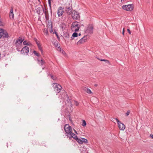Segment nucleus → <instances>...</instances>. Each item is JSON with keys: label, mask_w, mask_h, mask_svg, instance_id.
Instances as JSON below:
<instances>
[{"label": "nucleus", "mask_w": 153, "mask_h": 153, "mask_svg": "<svg viewBox=\"0 0 153 153\" xmlns=\"http://www.w3.org/2000/svg\"><path fill=\"white\" fill-rule=\"evenodd\" d=\"M95 86H97V84H95Z\"/></svg>", "instance_id": "55"}, {"label": "nucleus", "mask_w": 153, "mask_h": 153, "mask_svg": "<svg viewBox=\"0 0 153 153\" xmlns=\"http://www.w3.org/2000/svg\"><path fill=\"white\" fill-rule=\"evenodd\" d=\"M64 91V93L65 94H66V93L65 92V91Z\"/></svg>", "instance_id": "56"}, {"label": "nucleus", "mask_w": 153, "mask_h": 153, "mask_svg": "<svg viewBox=\"0 0 153 153\" xmlns=\"http://www.w3.org/2000/svg\"><path fill=\"white\" fill-rule=\"evenodd\" d=\"M38 2H39V5H40V4L41 3V1H40V0H38Z\"/></svg>", "instance_id": "47"}, {"label": "nucleus", "mask_w": 153, "mask_h": 153, "mask_svg": "<svg viewBox=\"0 0 153 153\" xmlns=\"http://www.w3.org/2000/svg\"><path fill=\"white\" fill-rule=\"evenodd\" d=\"M124 0H121V1L122 2V1H123Z\"/></svg>", "instance_id": "54"}, {"label": "nucleus", "mask_w": 153, "mask_h": 153, "mask_svg": "<svg viewBox=\"0 0 153 153\" xmlns=\"http://www.w3.org/2000/svg\"><path fill=\"white\" fill-rule=\"evenodd\" d=\"M9 17L10 19H13L14 18V14L13 13V8L11 7L9 14Z\"/></svg>", "instance_id": "13"}, {"label": "nucleus", "mask_w": 153, "mask_h": 153, "mask_svg": "<svg viewBox=\"0 0 153 153\" xmlns=\"http://www.w3.org/2000/svg\"><path fill=\"white\" fill-rule=\"evenodd\" d=\"M29 52V48L28 47L25 46L24 47L21 51V54L24 53L26 55H27Z\"/></svg>", "instance_id": "8"}, {"label": "nucleus", "mask_w": 153, "mask_h": 153, "mask_svg": "<svg viewBox=\"0 0 153 153\" xmlns=\"http://www.w3.org/2000/svg\"><path fill=\"white\" fill-rule=\"evenodd\" d=\"M27 43V42L26 40H25L24 41H23V43L24 45H26Z\"/></svg>", "instance_id": "40"}, {"label": "nucleus", "mask_w": 153, "mask_h": 153, "mask_svg": "<svg viewBox=\"0 0 153 153\" xmlns=\"http://www.w3.org/2000/svg\"><path fill=\"white\" fill-rule=\"evenodd\" d=\"M64 129L66 134H67L69 133H71L72 129L71 126L68 124H66L64 127Z\"/></svg>", "instance_id": "7"}, {"label": "nucleus", "mask_w": 153, "mask_h": 153, "mask_svg": "<svg viewBox=\"0 0 153 153\" xmlns=\"http://www.w3.org/2000/svg\"><path fill=\"white\" fill-rule=\"evenodd\" d=\"M78 35H79V36H80L81 35V33H79L78 34Z\"/></svg>", "instance_id": "53"}, {"label": "nucleus", "mask_w": 153, "mask_h": 153, "mask_svg": "<svg viewBox=\"0 0 153 153\" xmlns=\"http://www.w3.org/2000/svg\"><path fill=\"white\" fill-rule=\"evenodd\" d=\"M134 8V5L133 4H129L127 5H123L122 7V8L123 9L129 11H132Z\"/></svg>", "instance_id": "5"}, {"label": "nucleus", "mask_w": 153, "mask_h": 153, "mask_svg": "<svg viewBox=\"0 0 153 153\" xmlns=\"http://www.w3.org/2000/svg\"><path fill=\"white\" fill-rule=\"evenodd\" d=\"M74 103L76 104V105L78 106L79 105V103H78V102L77 101H75V100H74Z\"/></svg>", "instance_id": "41"}, {"label": "nucleus", "mask_w": 153, "mask_h": 153, "mask_svg": "<svg viewBox=\"0 0 153 153\" xmlns=\"http://www.w3.org/2000/svg\"><path fill=\"white\" fill-rule=\"evenodd\" d=\"M50 26V28H51V30H50V33H51L52 32L53 33V31L52 28V25L51 22V23L50 25L49 26V27Z\"/></svg>", "instance_id": "35"}, {"label": "nucleus", "mask_w": 153, "mask_h": 153, "mask_svg": "<svg viewBox=\"0 0 153 153\" xmlns=\"http://www.w3.org/2000/svg\"><path fill=\"white\" fill-rule=\"evenodd\" d=\"M115 120L117 122L118 124H119V123L121 124V122L117 118H115Z\"/></svg>", "instance_id": "38"}, {"label": "nucleus", "mask_w": 153, "mask_h": 153, "mask_svg": "<svg viewBox=\"0 0 153 153\" xmlns=\"http://www.w3.org/2000/svg\"><path fill=\"white\" fill-rule=\"evenodd\" d=\"M76 32H75L72 35L74 37V38L78 36V33Z\"/></svg>", "instance_id": "30"}, {"label": "nucleus", "mask_w": 153, "mask_h": 153, "mask_svg": "<svg viewBox=\"0 0 153 153\" xmlns=\"http://www.w3.org/2000/svg\"><path fill=\"white\" fill-rule=\"evenodd\" d=\"M64 8H63L61 6L59 7L57 11V14L58 17H60L63 14L64 12Z\"/></svg>", "instance_id": "10"}, {"label": "nucleus", "mask_w": 153, "mask_h": 153, "mask_svg": "<svg viewBox=\"0 0 153 153\" xmlns=\"http://www.w3.org/2000/svg\"><path fill=\"white\" fill-rule=\"evenodd\" d=\"M58 45L56 46V47Z\"/></svg>", "instance_id": "58"}, {"label": "nucleus", "mask_w": 153, "mask_h": 153, "mask_svg": "<svg viewBox=\"0 0 153 153\" xmlns=\"http://www.w3.org/2000/svg\"><path fill=\"white\" fill-rule=\"evenodd\" d=\"M48 74V76L50 75L52 79L53 80H56V77L53 76L51 74L50 75L49 74Z\"/></svg>", "instance_id": "29"}, {"label": "nucleus", "mask_w": 153, "mask_h": 153, "mask_svg": "<svg viewBox=\"0 0 153 153\" xmlns=\"http://www.w3.org/2000/svg\"><path fill=\"white\" fill-rule=\"evenodd\" d=\"M73 138L75 139L76 141L77 140V139H78V138L77 137V136L76 135L74 136V137H72Z\"/></svg>", "instance_id": "39"}, {"label": "nucleus", "mask_w": 153, "mask_h": 153, "mask_svg": "<svg viewBox=\"0 0 153 153\" xmlns=\"http://www.w3.org/2000/svg\"><path fill=\"white\" fill-rule=\"evenodd\" d=\"M80 25L78 24V22L76 21L74 22L71 25V29L72 31H74L75 32H77L78 31Z\"/></svg>", "instance_id": "3"}, {"label": "nucleus", "mask_w": 153, "mask_h": 153, "mask_svg": "<svg viewBox=\"0 0 153 153\" xmlns=\"http://www.w3.org/2000/svg\"><path fill=\"white\" fill-rule=\"evenodd\" d=\"M0 36H1L0 35Z\"/></svg>", "instance_id": "59"}, {"label": "nucleus", "mask_w": 153, "mask_h": 153, "mask_svg": "<svg viewBox=\"0 0 153 153\" xmlns=\"http://www.w3.org/2000/svg\"><path fill=\"white\" fill-rule=\"evenodd\" d=\"M44 33H46V34H48V33L47 29L45 28L44 29Z\"/></svg>", "instance_id": "37"}, {"label": "nucleus", "mask_w": 153, "mask_h": 153, "mask_svg": "<svg viewBox=\"0 0 153 153\" xmlns=\"http://www.w3.org/2000/svg\"><path fill=\"white\" fill-rule=\"evenodd\" d=\"M37 60L39 64L42 67L43 65V64L45 63V62L42 59H41V60H39L38 59H37Z\"/></svg>", "instance_id": "18"}, {"label": "nucleus", "mask_w": 153, "mask_h": 153, "mask_svg": "<svg viewBox=\"0 0 153 153\" xmlns=\"http://www.w3.org/2000/svg\"><path fill=\"white\" fill-rule=\"evenodd\" d=\"M74 131L76 134H77V132L75 130H74Z\"/></svg>", "instance_id": "52"}, {"label": "nucleus", "mask_w": 153, "mask_h": 153, "mask_svg": "<svg viewBox=\"0 0 153 153\" xmlns=\"http://www.w3.org/2000/svg\"><path fill=\"white\" fill-rule=\"evenodd\" d=\"M69 138L70 140L71 139L72 137L75 136V134L73 133L72 130L71 131V133H69V134L66 135Z\"/></svg>", "instance_id": "16"}, {"label": "nucleus", "mask_w": 153, "mask_h": 153, "mask_svg": "<svg viewBox=\"0 0 153 153\" xmlns=\"http://www.w3.org/2000/svg\"><path fill=\"white\" fill-rule=\"evenodd\" d=\"M82 126H85L86 125V122L84 120H82Z\"/></svg>", "instance_id": "31"}, {"label": "nucleus", "mask_w": 153, "mask_h": 153, "mask_svg": "<svg viewBox=\"0 0 153 153\" xmlns=\"http://www.w3.org/2000/svg\"><path fill=\"white\" fill-rule=\"evenodd\" d=\"M24 40V39H22L21 37H19L18 39L16 41L15 43H16V44L17 43H19L20 44H21Z\"/></svg>", "instance_id": "15"}, {"label": "nucleus", "mask_w": 153, "mask_h": 153, "mask_svg": "<svg viewBox=\"0 0 153 153\" xmlns=\"http://www.w3.org/2000/svg\"><path fill=\"white\" fill-rule=\"evenodd\" d=\"M65 23H62L61 25H60V27H61V28H62V29H64L65 28Z\"/></svg>", "instance_id": "28"}, {"label": "nucleus", "mask_w": 153, "mask_h": 153, "mask_svg": "<svg viewBox=\"0 0 153 153\" xmlns=\"http://www.w3.org/2000/svg\"><path fill=\"white\" fill-rule=\"evenodd\" d=\"M76 141L80 144H82V139L80 138L77 139Z\"/></svg>", "instance_id": "27"}, {"label": "nucleus", "mask_w": 153, "mask_h": 153, "mask_svg": "<svg viewBox=\"0 0 153 153\" xmlns=\"http://www.w3.org/2000/svg\"><path fill=\"white\" fill-rule=\"evenodd\" d=\"M120 129L121 130H124L125 128V126L123 123L121 122V124H118Z\"/></svg>", "instance_id": "14"}, {"label": "nucleus", "mask_w": 153, "mask_h": 153, "mask_svg": "<svg viewBox=\"0 0 153 153\" xmlns=\"http://www.w3.org/2000/svg\"><path fill=\"white\" fill-rule=\"evenodd\" d=\"M124 33H125V30H124V28H123V31H122V34L123 35H124Z\"/></svg>", "instance_id": "45"}, {"label": "nucleus", "mask_w": 153, "mask_h": 153, "mask_svg": "<svg viewBox=\"0 0 153 153\" xmlns=\"http://www.w3.org/2000/svg\"><path fill=\"white\" fill-rule=\"evenodd\" d=\"M127 31H128V33H129L130 34H131V31L130 30V29L128 28L127 29Z\"/></svg>", "instance_id": "44"}, {"label": "nucleus", "mask_w": 153, "mask_h": 153, "mask_svg": "<svg viewBox=\"0 0 153 153\" xmlns=\"http://www.w3.org/2000/svg\"><path fill=\"white\" fill-rule=\"evenodd\" d=\"M53 86L54 88V91L57 94L60 92L61 91L62 87L61 85L56 83H53Z\"/></svg>", "instance_id": "2"}, {"label": "nucleus", "mask_w": 153, "mask_h": 153, "mask_svg": "<svg viewBox=\"0 0 153 153\" xmlns=\"http://www.w3.org/2000/svg\"><path fill=\"white\" fill-rule=\"evenodd\" d=\"M99 60L102 61H104L105 62L109 63H110L109 61L106 59H99V58H97Z\"/></svg>", "instance_id": "23"}, {"label": "nucleus", "mask_w": 153, "mask_h": 153, "mask_svg": "<svg viewBox=\"0 0 153 153\" xmlns=\"http://www.w3.org/2000/svg\"><path fill=\"white\" fill-rule=\"evenodd\" d=\"M49 6V10H50L51 14V15L52 14V9L51 8V2H50V4L49 3H48Z\"/></svg>", "instance_id": "34"}, {"label": "nucleus", "mask_w": 153, "mask_h": 153, "mask_svg": "<svg viewBox=\"0 0 153 153\" xmlns=\"http://www.w3.org/2000/svg\"><path fill=\"white\" fill-rule=\"evenodd\" d=\"M0 38H7L9 37L8 33L7 32L4 30L3 29H0Z\"/></svg>", "instance_id": "4"}, {"label": "nucleus", "mask_w": 153, "mask_h": 153, "mask_svg": "<svg viewBox=\"0 0 153 153\" xmlns=\"http://www.w3.org/2000/svg\"><path fill=\"white\" fill-rule=\"evenodd\" d=\"M53 33L54 34H55L56 36L57 37V38L59 40L60 39V37L58 35V33H57V32H56V30H54V31L53 32Z\"/></svg>", "instance_id": "21"}, {"label": "nucleus", "mask_w": 153, "mask_h": 153, "mask_svg": "<svg viewBox=\"0 0 153 153\" xmlns=\"http://www.w3.org/2000/svg\"><path fill=\"white\" fill-rule=\"evenodd\" d=\"M71 16L74 20H77L79 19L80 16V13L74 10L71 13Z\"/></svg>", "instance_id": "6"}, {"label": "nucleus", "mask_w": 153, "mask_h": 153, "mask_svg": "<svg viewBox=\"0 0 153 153\" xmlns=\"http://www.w3.org/2000/svg\"><path fill=\"white\" fill-rule=\"evenodd\" d=\"M93 27L91 25H89L87 27V29L85 31V32L88 34H91L93 33Z\"/></svg>", "instance_id": "9"}, {"label": "nucleus", "mask_w": 153, "mask_h": 153, "mask_svg": "<svg viewBox=\"0 0 153 153\" xmlns=\"http://www.w3.org/2000/svg\"><path fill=\"white\" fill-rule=\"evenodd\" d=\"M81 138L82 139V144L83 143H88V141L87 139L82 138Z\"/></svg>", "instance_id": "24"}, {"label": "nucleus", "mask_w": 153, "mask_h": 153, "mask_svg": "<svg viewBox=\"0 0 153 153\" xmlns=\"http://www.w3.org/2000/svg\"><path fill=\"white\" fill-rule=\"evenodd\" d=\"M87 35L84 36L82 38H81L77 42V44H82L85 42L87 40Z\"/></svg>", "instance_id": "11"}, {"label": "nucleus", "mask_w": 153, "mask_h": 153, "mask_svg": "<svg viewBox=\"0 0 153 153\" xmlns=\"http://www.w3.org/2000/svg\"><path fill=\"white\" fill-rule=\"evenodd\" d=\"M4 24L3 22L2 19H0V26H4Z\"/></svg>", "instance_id": "32"}, {"label": "nucleus", "mask_w": 153, "mask_h": 153, "mask_svg": "<svg viewBox=\"0 0 153 153\" xmlns=\"http://www.w3.org/2000/svg\"><path fill=\"white\" fill-rule=\"evenodd\" d=\"M34 40L35 42L37 45L40 44L38 40L36 38H34Z\"/></svg>", "instance_id": "33"}, {"label": "nucleus", "mask_w": 153, "mask_h": 153, "mask_svg": "<svg viewBox=\"0 0 153 153\" xmlns=\"http://www.w3.org/2000/svg\"><path fill=\"white\" fill-rule=\"evenodd\" d=\"M15 45L16 48V49L18 51H21L20 49L22 48V44H20L19 43H15Z\"/></svg>", "instance_id": "12"}, {"label": "nucleus", "mask_w": 153, "mask_h": 153, "mask_svg": "<svg viewBox=\"0 0 153 153\" xmlns=\"http://www.w3.org/2000/svg\"><path fill=\"white\" fill-rule=\"evenodd\" d=\"M85 90L88 94H90L92 93V92L90 89L88 88H85Z\"/></svg>", "instance_id": "26"}, {"label": "nucleus", "mask_w": 153, "mask_h": 153, "mask_svg": "<svg viewBox=\"0 0 153 153\" xmlns=\"http://www.w3.org/2000/svg\"><path fill=\"white\" fill-rule=\"evenodd\" d=\"M130 113V111L129 110L128 111H127V112H126V116H128L129 115Z\"/></svg>", "instance_id": "36"}, {"label": "nucleus", "mask_w": 153, "mask_h": 153, "mask_svg": "<svg viewBox=\"0 0 153 153\" xmlns=\"http://www.w3.org/2000/svg\"><path fill=\"white\" fill-rule=\"evenodd\" d=\"M33 53L34 55L37 56L39 57L40 56V54L39 53H37L36 51L35 50L33 51Z\"/></svg>", "instance_id": "25"}, {"label": "nucleus", "mask_w": 153, "mask_h": 153, "mask_svg": "<svg viewBox=\"0 0 153 153\" xmlns=\"http://www.w3.org/2000/svg\"><path fill=\"white\" fill-rule=\"evenodd\" d=\"M67 101L68 103H70V105L72 106V104L71 103V102L70 101V100L69 99L68 100H67Z\"/></svg>", "instance_id": "42"}, {"label": "nucleus", "mask_w": 153, "mask_h": 153, "mask_svg": "<svg viewBox=\"0 0 153 153\" xmlns=\"http://www.w3.org/2000/svg\"><path fill=\"white\" fill-rule=\"evenodd\" d=\"M38 21H40L41 20V16H40V15H39V17H38Z\"/></svg>", "instance_id": "46"}, {"label": "nucleus", "mask_w": 153, "mask_h": 153, "mask_svg": "<svg viewBox=\"0 0 153 153\" xmlns=\"http://www.w3.org/2000/svg\"><path fill=\"white\" fill-rule=\"evenodd\" d=\"M74 37L73 36H72H72H71V40H73V39H74Z\"/></svg>", "instance_id": "48"}, {"label": "nucleus", "mask_w": 153, "mask_h": 153, "mask_svg": "<svg viewBox=\"0 0 153 153\" xmlns=\"http://www.w3.org/2000/svg\"><path fill=\"white\" fill-rule=\"evenodd\" d=\"M63 35L65 38H68L69 37V34L67 32L64 31Z\"/></svg>", "instance_id": "19"}, {"label": "nucleus", "mask_w": 153, "mask_h": 153, "mask_svg": "<svg viewBox=\"0 0 153 153\" xmlns=\"http://www.w3.org/2000/svg\"><path fill=\"white\" fill-rule=\"evenodd\" d=\"M150 136L153 139V134H151Z\"/></svg>", "instance_id": "49"}, {"label": "nucleus", "mask_w": 153, "mask_h": 153, "mask_svg": "<svg viewBox=\"0 0 153 153\" xmlns=\"http://www.w3.org/2000/svg\"><path fill=\"white\" fill-rule=\"evenodd\" d=\"M42 11V8L38 7L36 9V12L39 15H41V12Z\"/></svg>", "instance_id": "17"}, {"label": "nucleus", "mask_w": 153, "mask_h": 153, "mask_svg": "<svg viewBox=\"0 0 153 153\" xmlns=\"http://www.w3.org/2000/svg\"><path fill=\"white\" fill-rule=\"evenodd\" d=\"M64 8L68 15H71L73 12V9L71 3L66 2L64 5Z\"/></svg>", "instance_id": "1"}, {"label": "nucleus", "mask_w": 153, "mask_h": 153, "mask_svg": "<svg viewBox=\"0 0 153 153\" xmlns=\"http://www.w3.org/2000/svg\"><path fill=\"white\" fill-rule=\"evenodd\" d=\"M40 51L41 52V53L43 55V51L42 49V47H41V45L40 44L37 45Z\"/></svg>", "instance_id": "20"}, {"label": "nucleus", "mask_w": 153, "mask_h": 153, "mask_svg": "<svg viewBox=\"0 0 153 153\" xmlns=\"http://www.w3.org/2000/svg\"><path fill=\"white\" fill-rule=\"evenodd\" d=\"M41 6L42 7V9L43 10V13H45V18L46 19V18H47V17H46L47 13H46V11H45V10H46V8H45H45H44L43 7L42 5H41Z\"/></svg>", "instance_id": "22"}, {"label": "nucleus", "mask_w": 153, "mask_h": 153, "mask_svg": "<svg viewBox=\"0 0 153 153\" xmlns=\"http://www.w3.org/2000/svg\"><path fill=\"white\" fill-rule=\"evenodd\" d=\"M48 3H49L50 4V2H51V0H48Z\"/></svg>", "instance_id": "51"}, {"label": "nucleus", "mask_w": 153, "mask_h": 153, "mask_svg": "<svg viewBox=\"0 0 153 153\" xmlns=\"http://www.w3.org/2000/svg\"><path fill=\"white\" fill-rule=\"evenodd\" d=\"M58 48L59 49V51H61V48H60L59 46V47H58Z\"/></svg>", "instance_id": "50"}, {"label": "nucleus", "mask_w": 153, "mask_h": 153, "mask_svg": "<svg viewBox=\"0 0 153 153\" xmlns=\"http://www.w3.org/2000/svg\"><path fill=\"white\" fill-rule=\"evenodd\" d=\"M32 44L31 43H30L29 42H27V44H26V45H29V46H30V45H32Z\"/></svg>", "instance_id": "43"}, {"label": "nucleus", "mask_w": 153, "mask_h": 153, "mask_svg": "<svg viewBox=\"0 0 153 153\" xmlns=\"http://www.w3.org/2000/svg\"><path fill=\"white\" fill-rule=\"evenodd\" d=\"M44 68H45V67H43V68H42V69H43V70L44 69Z\"/></svg>", "instance_id": "57"}]
</instances>
